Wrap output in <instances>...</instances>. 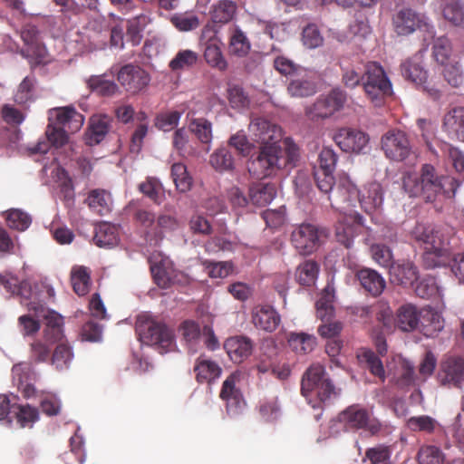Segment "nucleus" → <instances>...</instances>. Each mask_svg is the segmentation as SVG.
<instances>
[{
    "instance_id": "20e7f679",
    "label": "nucleus",
    "mask_w": 464,
    "mask_h": 464,
    "mask_svg": "<svg viewBox=\"0 0 464 464\" xmlns=\"http://www.w3.org/2000/svg\"><path fill=\"white\" fill-rule=\"evenodd\" d=\"M383 199V189L380 183L371 182L358 189L348 177L340 179L337 191L334 195L335 204H343L353 209L355 202H358L361 208L368 214L380 211Z\"/></svg>"
},
{
    "instance_id": "3c124183",
    "label": "nucleus",
    "mask_w": 464,
    "mask_h": 464,
    "mask_svg": "<svg viewBox=\"0 0 464 464\" xmlns=\"http://www.w3.org/2000/svg\"><path fill=\"white\" fill-rule=\"evenodd\" d=\"M441 65L444 67L442 71L443 78L451 87L457 88L463 84L464 73L458 62L451 61Z\"/></svg>"
},
{
    "instance_id": "b1692460",
    "label": "nucleus",
    "mask_w": 464,
    "mask_h": 464,
    "mask_svg": "<svg viewBox=\"0 0 464 464\" xmlns=\"http://www.w3.org/2000/svg\"><path fill=\"white\" fill-rule=\"evenodd\" d=\"M224 348L231 361L240 363L251 355L253 343L247 337L233 336L226 340Z\"/></svg>"
},
{
    "instance_id": "f03ea898",
    "label": "nucleus",
    "mask_w": 464,
    "mask_h": 464,
    "mask_svg": "<svg viewBox=\"0 0 464 464\" xmlns=\"http://www.w3.org/2000/svg\"><path fill=\"white\" fill-rule=\"evenodd\" d=\"M46 140H39L32 153H46L50 146L62 147L68 141L67 132H75L83 124L84 117L72 106L53 108L48 111Z\"/></svg>"
},
{
    "instance_id": "4c0bfd02",
    "label": "nucleus",
    "mask_w": 464,
    "mask_h": 464,
    "mask_svg": "<svg viewBox=\"0 0 464 464\" xmlns=\"http://www.w3.org/2000/svg\"><path fill=\"white\" fill-rule=\"evenodd\" d=\"M71 281L74 292L78 295H85L90 289L91 278L87 267L74 266L71 271Z\"/></svg>"
},
{
    "instance_id": "de8ad7c7",
    "label": "nucleus",
    "mask_w": 464,
    "mask_h": 464,
    "mask_svg": "<svg viewBox=\"0 0 464 464\" xmlns=\"http://www.w3.org/2000/svg\"><path fill=\"white\" fill-rule=\"evenodd\" d=\"M318 272V265L314 261L307 260L299 265L296 278L301 285H312L317 278Z\"/></svg>"
},
{
    "instance_id": "79ce46f5",
    "label": "nucleus",
    "mask_w": 464,
    "mask_h": 464,
    "mask_svg": "<svg viewBox=\"0 0 464 464\" xmlns=\"http://www.w3.org/2000/svg\"><path fill=\"white\" fill-rule=\"evenodd\" d=\"M210 165L219 172H227L234 169V158L226 148L217 150L209 160Z\"/></svg>"
},
{
    "instance_id": "bf43d9fd",
    "label": "nucleus",
    "mask_w": 464,
    "mask_h": 464,
    "mask_svg": "<svg viewBox=\"0 0 464 464\" xmlns=\"http://www.w3.org/2000/svg\"><path fill=\"white\" fill-rule=\"evenodd\" d=\"M258 412L262 420L266 422L276 420L280 415L277 397L262 401L258 407Z\"/></svg>"
},
{
    "instance_id": "393cba45",
    "label": "nucleus",
    "mask_w": 464,
    "mask_h": 464,
    "mask_svg": "<svg viewBox=\"0 0 464 464\" xmlns=\"http://www.w3.org/2000/svg\"><path fill=\"white\" fill-rule=\"evenodd\" d=\"M350 314L356 317H372L375 319H390L393 311L388 301L380 300L372 305L358 304L350 308Z\"/></svg>"
},
{
    "instance_id": "f8f14e48",
    "label": "nucleus",
    "mask_w": 464,
    "mask_h": 464,
    "mask_svg": "<svg viewBox=\"0 0 464 464\" xmlns=\"http://www.w3.org/2000/svg\"><path fill=\"white\" fill-rule=\"evenodd\" d=\"M248 131L253 142L261 146H279L282 139V130L276 123L263 117H254L248 126Z\"/></svg>"
},
{
    "instance_id": "13d9d810",
    "label": "nucleus",
    "mask_w": 464,
    "mask_h": 464,
    "mask_svg": "<svg viewBox=\"0 0 464 464\" xmlns=\"http://www.w3.org/2000/svg\"><path fill=\"white\" fill-rule=\"evenodd\" d=\"M198 58L197 53L191 50H181L170 61L169 66L174 71L188 69L196 64Z\"/></svg>"
},
{
    "instance_id": "c03bdc74",
    "label": "nucleus",
    "mask_w": 464,
    "mask_h": 464,
    "mask_svg": "<svg viewBox=\"0 0 464 464\" xmlns=\"http://www.w3.org/2000/svg\"><path fill=\"white\" fill-rule=\"evenodd\" d=\"M6 223L10 228L24 231L32 223L30 216L18 208H13L4 213Z\"/></svg>"
},
{
    "instance_id": "6e6d98bb",
    "label": "nucleus",
    "mask_w": 464,
    "mask_h": 464,
    "mask_svg": "<svg viewBox=\"0 0 464 464\" xmlns=\"http://www.w3.org/2000/svg\"><path fill=\"white\" fill-rule=\"evenodd\" d=\"M72 357L73 353L72 348L67 343H61L55 347L51 357V362L56 369L63 370L68 367Z\"/></svg>"
},
{
    "instance_id": "774afa93",
    "label": "nucleus",
    "mask_w": 464,
    "mask_h": 464,
    "mask_svg": "<svg viewBox=\"0 0 464 464\" xmlns=\"http://www.w3.org/2000/svg\"><path fill=\"white\" fill-rule=\"evenodd\" d=\"M391 450L388 446L378 445L367 449L365 458L370 460V464H392Z\"/></svg>"
},
{
    "instance_id": "ea45409f",
    "label": "nucleus",
    "mask_w": 464,
    "mask_h": 464,
    "mask_svg": "<svg viewBox=\"0 0 464 464\" xmlns=\"http://www.w3.org/2000/svg\"><path fill=\"white\" fill-rule=\"evenodd\" d=\"M444 18L456 26L464 24V3L459 0H452L441 4Z\"/></svg>"
},
{
    "instance_id": "603ef678",
    "label": "nucleus",
    "mask_w": 464,
    "mask_h": 464,
    "mask_svg": "<svg viewBox=\"0 0 464 464\" xmlns=\"http://www.w3.org/2000/svg\"><path fill=\"white\" fill-rule=\"evenodd\" d=\"M361 362L366 363L372 374L378 377L382 382L385 380V371L381 359L371 350L363 351L359 356Z\"/></svg>"
},
{
    "instance_id": "e433bc0d",
    "label": "nucleus",
    "mask_w": 464,
    "mask_h": 464,
    "mask_svg": "<svg viewBox=\"0 0 464 464\" xmlns=\"http://www.w3.org/2000/svg\"><path fill=\"white\" fill-rule=\"evenodd\" d=\"M93 240L100 247H112L119 241L117 228L111 224L102 223L95 229Z\"/></svg>"
},
{
    "instance_id": "0e129e2a",
    "label": "nucleus",
    "mask_w": 464,
    "mask_h": 464,
    "mask_svg": "<svg viewBox=\"0 0 464 464\" xmlns=\"http://www.w3.org/2000/svg\"><path fill=\"white\" fill-rule=\"evenodd\" d=\"M170 21L181 32L192 31L199 25L198 17L189 13L176 14L171 16Z\"/></svg>"
},
{
    "instance_id": "5701e85b",
    "label": "nucleus",
    "mask_w": 464,
    "mask_h": 464,
    "mask_svg": "<svg viewBox=\"0 0 464 464\" xmlns=\"http://www.w3.org/2000/svg\"><path fill=\"white\" fill-rule=\"evenodd\" d=\"M392 282L404 287H412L419 279V272L412 262L402 261L392 264L390 268Z\"/></svg>"
},
{
    "instance_id": "4d7b16f0",
    "label": "nucleus",
    "mask_w": 464,
    "mask_h": 464,
    "mask_svg": "<svg viewBox=\"0 0 464 464\" xmlns=\"http://www.w3.org/2000/svg\"><path fill=\"white\" fill-rule=\"evenodd\" d=\"M452 48L450 40L446 37H439L434 41L432 53L435 61L440 64H445L451 62Z\"/></svg>"
},
{
    "instance_id": "c9c22d12",
    "label": "nucleus",
    "mask_w": 464,
    "mask_h": 464,
    "mask_svg": "<svg viewBox=\"0 0 464 464\" xmlns=\"http://www.w3.org/2000/svg\"><path fill=\"white\" fill-rule=\"evenodd\" d=\"M334 285L328 283L315 304L318 319L331 318L334 315Z\"/></svg>"
},
{
    "instance_id": "680f3d73",
    "label": "nucleus",
    "mask_w": 464,
    "mask_h": 464,
    "mask_svg": "<svg viewBox=\"0 0 464 464\" xmlns=\"http://www.w3.org/2000/svg\"><path fill=\"white\" fill-rule=\"evenodd\" d=\"M250 50V43L245 34L236 28L230 36V51L237 56L246 55Z\"/></svg>"
},
{
    "instance_id": "7c9ffc66",
    "label": "nucleus",
    "mask_w": 464,
    "mask_h": 464,
    "mask_svg": "<svg viewBox=\"0 0 464 464\" xmlns=\"http://www.w3.org/2000/svg\"><path fill=\"white\" fill-rule=\"evenodd\" d=\"M401 74L417 85L424 83L427 80V71L422 65L420 56H414L401 64Z\"/></svg>"
},
{
    "instance_id": "dca6fc26",
    "label": "nucleus",
    "mask_w": 464,
    "mask_h": 464,
    "mask_svg": "<svg viewBox=\"0 0 464 464\" xmlns=\"http://www.w3.org/2000/svg\"><path fill=\"white\" fill-rule=\"evenodd\" d=\"M321 234L314 225L302 224L292 232V243L301 255H309L317 248Z\"/></svg>"
},
{
    "instance_id": "c85d7f7f",
    "label": "nucleus",
    "mask_w": 464,
    "mask_h": 464,
    "mask_svg": "<svg viewBox=\"0 0 464 464\" xmlns=\"http://www.w3.org/2000/svg\"><path fill=\"white\" fill-rule=\"evenodd\" d=\"M194 372L199 383H211L221 375V367L214 361L199 356L195 362Z\"/></svg>"
},
{
    "instance_id": "a878e982",
    "label": "nucleus",
    "mask_w": 464,
    "mask_h": 464,
    "mask_svg": "<svg viewBox=\"0 0 464 464\" xmlns=\"http://www.w3.org/2000/svg\"><path fill=\"white\" fill-rule=\"evenodd\" d=\"M443 129L451 138L464 142V107L453 108L445 114Z\"/></svg>"
},
{
    "instance_id": "37998d69",
    "label": "nucleus",
    "mask_w": 464,
    "mask_h": 464,
    "mask_svg": "<svg viewBox=\"0 0 464 464\" xmlns=\"http://www.w3.org/2000/svg\"><path fill=\"white\" fill-rule=\"evenodd\" d=\"M171 177L176 188L185 193L191 188L192 178L188 175L187 167L182 163H175L171 167Z\"/></svg>"
},
{
    "instance_id": "c756f323",
    "label": "nucleus",
    "mask_w": 464,
    "mask_h": 464,
    "mask_svg": "<svg viewBox=\"0 0 464 464\" xmlns=\"http://www.w3.org/2000/svg\"><path fill=\"white\" fill-rule=\"evenodd\" d=\"M440 311L430 305L420 308L411 303L402 304L396 311L398 319H436L440 316Z\"/></svg>"
},
{
    "instance_id": "a18cd8bd",
    "label": "nucleus",
    "mask_w": 464,
    "mask_h": 464,
    "mask_svg": "<svg viewBox=\"0 0 464 464\" xmlns=\"http://www.w3.org/2000/svg\"><path fill=\"white\" fill-rule=\"evenodd\" d=\"M236 10L237 6L233 1H219L213 6L212 20L215 23H227L234 17Z\"/></svg>"
},
{
    "instance_id": "1a4fd4ad",
    "label": "nucleus",
    "mask_w": 464,
    "mask_h": 464,
    "mask_svg": "<svg viewBox=\"0 0 464 464\" xmlns=\"http://www.w3.org/2000/svg\"><path fill=\"white\" fill-rule=\"evenodd\" d=\"M333 422L340 424L346 431L365 429L375 434L381 429L379 423L371 421L368 411L358 404L347 407Z\"/></svg>"
},
{
    "instance_id": "9b49d317",
    "label": "nucleus",
    "mask_w": 464,
    "mask_h": 464,
    "mask_svg": "<svg viewBox=\"0 0 464 464\" xmlns=\"http://www.w3.org/2000/svg\"><path fill=\"white\" fill-rule=\"evenodd\" d=\"M345 102V92L334 89L329 94L320 96L313 105L306 108L305 112L313 121L325 119L341 110Z\"/></svg>"
},
{
    "instance_id": "6e6552de",
    "label": "nucleus",
    "mask_w": 464,
    "mask_h": 464,
    "mask_svg": "<svg viewBox=\"0 0 464 464\" xmlns=\"http://www.w3.org/2000/svg\"><path fill=\"white\" fill-rule=\"evenodd\" d=\"M139 340L147 345H157L166 351L173 343L174 334L163 321H136Z\"/></svg>"
},
{
    "instance_id": "5fc2aeb1",
    "label": "nucleus",
    "mask_w": 464,
    "mask_h": 464,
    "mask_svg": "<svg viewBox=\"0 0 464 464\" xmlns=\"http://www.w3.org/2000/svg\"><path fill=\"white\" fill-rule=\"evenodd\" d=\"M415 294L421 298H430L440 295V289L433 276H423L416 281Z\"/></svg>"
},
{
    "instance_id": "69168bd1",
    "label": "nucleus",
    "mask_w": 464,
    "mask_h": 464,
    "mask_svg": "<svg viewBox=\"0 0 464 464\" xmlns=\"http://www.w3.org/2000/svg\"><path fill=\"white\" fill-rule=\"evenodd\" d=\"M203 266L206 272L211 278H225L228 276L233 269L231 262L204 261Z\"/></svg>"
},
{
    "instance_id": "a211bd4d",
    "label": "nucleus",
    "mask_w": 464,
    "mask_h": 464,
    "mask_svg": "<svg viewBox=\"0 0 464 464\" xmlns=\"http://www.w3.org/2000/svg\"><path fill=\"white\" fill-rule=\"evenodd\" d=\"M334 140L342 150L354 153L363 152L369 142V138L364 132L349 128L338 130Z\"/></svg>"
},
{
    "instance_id": "bb28decb",
    "label": "nucleus",
    "mask_w": 464,
    "mask_h": 464,
    "mask_svg": "<svg viewBox=\"0 0 464 464\" xmlns=\"http://www.w3.org/2000/svg\"><path fill=\"white\" fill-rule=\"evenodd\" d=\"M357 277L362 287L372 296L380 295L386 287L384 278L373 269H361Z\"/></svg>"
},
{
    "instance_id": "423d86ee",
    "label": "nucleus",
    "mask_w": 464,
    "mask_h": 464,
    "mask_svg": "<svg viewBox=\"0 0 464 464\" xmlns=\"http://www.w3.org/2000/svg\"><path fill=\"white\" fill-rule=\"evenodd\" d=\"M412 235L423 246L424 258L428 266H440L441 262L439 258L447 253L446 238L442 232L432 225L418 224Z\"/></svg>"
},
{
    "instance_id": "e2e57ef3",
    "label": "nucleus",
    "mask_w": 464,
    "mask_h": 464,
    "mask_svg": "<svg viewBox=\"0 0 464 464\" xmlns=\"http://www.w3.org/2000/svg\"><path fill=\"white\" fill-rule=\"evenodd\" d=\"M343 68V82L348 88H354L361 82H363L362 68L360 64L352 65L346 63H343L342 65Z\"/></svg>"
},
{
    "instance_id": "9d476101",
    "label": "nucleus",
    "mask_w": 464,
    "mask_h": 464,
    "mask_svg": "<svg viewBox=\"0 0 464 464\" xmlns=\"http://www.w3.org/2000/svg\"><path fill=\"white\" fill-rule=\"evenodd\" d=\"M393 24L396 33L400 35H408L417 29L426 32L430 37L435 34L434 27L430 24L429 19L410 8L401 10L393 18Z\"/></svg>"
},
{
    "instance_id": "f704fd0d",
    "label": "nucleus",
    "mask_w": 464,
    "mask_h": 464,
    "mask_svg": "<svg viewBox=\"0 0 464 464\" xmlns=\"http://www.w3.org/2000/svg\"><path fill=\"white\" fill-rule=\"evenodd\" d=\"M110 118L106 115H97L91 119L87 142L97 144L103 140L109 130Z\"/></svg>"
},
{
    "instance_id": "864d4df0",
    "label": "nucleus",
    "mask_w": 464,
    "mask_h": 464,
    "mask_svg": "<svg viewBox=\"0 0 464 464\" xmlns=\"http://www.w3.org/2000/svg\"><path fill=\"white\" fill-rule=\"evenodd\" d=\"M88 84L92 91L103 96L113 95L119 91L114 82L106 80L103 76L100 75L90 77Z\"/></svg>"
},
{
    "instance_id": "aec40b11",
    "label": "nucleus",
    "mask_w": 464,
    "mask_h": 464,
    "mask_svg": "<svg viewBox=\"0 0 464 464\" xmlns=\"http://www.w3.org/2000/svg\"><path fill=\"white\" fill-rule=\"evenodd\" d=\"M288 93L293 97H307L316 92V75L305 68L297 71L290 79L287 87Z\"/></svg>"
},
{
    "instance_id": "58836bf2",
    "label": "nucleus",
    "mask_w": 464,
    "mask_h": 464,
    "mask_svg": "<svg viewBox=\"0 0 464 464\" xmlns=\"http://www.w3.org/2000/svg\"><path fill=\"white\" fill-rule=\"evenodd\" d=\"M139 190L157 205H160L165 198L164 188L156 178L148 177L140 183Z\"/></svg>"
},
{
    "instance_id": "f257e3e1",
    "label": "nucleus",
    "mask_w": 464,
    "mask_h": 464,
    "mask_svg": "<svg viewBox=\"0 0 464 464\" xmlns=\"http://www.w3.org/2000/svg\"><path fill=\"white\" fill-rule=\"evenodd\" d=\"M300 153L297 145L290 139L283 140L280 146H261L256 157L251 158L247 163L249 174L256 179H264L276 175L285 168H293L299 160Z\"/></svg>"
},
{
    "instance_id": "473e14b6",
    "label": "nucleus",
    "mask_w": 464,
    "mask_h": 464,
    "mask_svg": "<svg viewBox=\"0 0 464 464\" xmlns=\"http://www.w3.org/2000/svg\"><path fill=\"white\" fill-rule=\"evenodd\" d=\"M204 44V57L206 62L210 66L220 71L225 70L227 64L221 52L222 43L220 40L216 36L210 37Z\"/></svg>"
},
{
    "instance_id": "7ed1b4c3",
    "label": "nucleus",
    "mask_w": 464,
    "mask_h": 464,
    "mask_svg": "<svg viewBox=\"0 0 464 464\" xmlns=\"http://www.w3.org/2000/svg\"><path fill=\"white\" fill-rule=\"evenodd\" d=\"M403 188L410 197L421 196L427 201H432L440 193L450 197V193L455 192L453 179L439 176L430 164H424L420 173H406L403 177Z\"/></svg>"
},
{
    "instance_id": "8fccbe9b",
    "label": "nucleus",
    "mask_w": 464,
    "mask_h": 464,
    "mask_svg": "<svg viewBox=\"0 0 464 464\" xmlns=\"http://www.w3.org/2000/svg\"><path fill=\"white\" fill-rule=\"evenodd\" d=\"M444 459L442 450L432 445L422 446L417 455L419 464H443Z\"/></svg>"
},
{
    "instance_id": "0eeeda50",
    "label": "nucleus",
    "mask_w": 464,
    "mask_h": 464,
    "mask_svg": "<svg viewBox=\"0 0 464 464\" xmlns=\"http://www.w3.org/2000/svg\"><path fill=\"white\" fill-rule=\"evenodd\" d=\"M362 85L367 96L376 106L382 105L383 97L392 92L390 80L377 63H370L366 65Z\"/></svg>"
},
{
    "instance_id": "39448f33",
    "label": "nucleus",
    "mask_w": 464,
    "mask_h": 464,
    "mask_svg": "<svg viewBox=\"0 0 464 464\" xmlns=\"http://www.w3.org/2000/svg\"><path fill=\"white\" fill-rule=\"evenodd\" d=\"M0 283L7 292L19 295L22 305L27 308L28 314L18 319H63L60 314L42 304L38 285H33L30 281H23L18 285L16 278H6L3 276H0Z\"/></svg>"
},
{
    "instance_id": "412c9836",
    "label": "nucleus",
    "mask_w": 464,
    "mask_h": 464,
    "mask_svg": "<svg viewBox=\"0 0 464 464\" xmlns=\"http://www.w3.org/2000/svg\"><path fill=\"white\" fill-rule=\"evenodd\" d=\"M21 38L26 45L25 50H22L24 57H35L36 63H44L46 49L43 45L40 34L37 28L33 24H26L21 31Z\"/></svg>"
},
{
    "instance_id": "a19ab883",
    "label": "nucleus",
    "mask_w": 464,
    "mask_h": 464,
    "mask_svg": "<svg viewBox=\"0 0 464 464\" xmlns=\"http://www.w3.org/2000/svg\"><path fill=\"white\" fill-rule=\"evenodd\" d=\"M290 347L298 353H308L316 345V339L314 335L305 333H293L288 340Z\"/></svg>"
},
{
    "instance_id": "4468645a",
    "label": "nucleus",
    "mask_w": 464,
    "mask_h": 464,
    "mask_svg": "<svg viewBox=\"0 0 464 464\" xmlns=\"http://www.w3.org/2000/svg\"><path fill=\"white\" fill-rule=\"evenodd\" d=\"M381 144L385 156L396 161L405 160L411 150L407 135L400 130H391L383 134Z\"/></svg>"
},
{
    "instance_id": "2f4dec72",
    "label": "nucleus",
    "mask_w": 464,
    "mask_h": 464,
    "mask_svg": "<svg viewBox=\"0 0 464 464\" xmlns=\"http://www.w3.org/2000/svg\"><path fill=\"white\" fill-rule=\"evenodd\" d=\"M85 202L92 211L99 215H107L111 211V196L103 189L92 190L85 199Z\"/></svg>"
},
{
    "instance_id": "ddd939ff",
    "label": "nucleus",
    "mask_w": 464,
    "mask_h": 464,
    "mask_svg": "<svg viewBox=\"0 0 464 464\" xmlns=\"http://www.w3.org/2000/svg\"><path fill=\"white\" fill-rule=\"evenodd\" d=\"M329 199L332 201V206L345 212L346 217L344 221L340 222L335 230L337 240L344 245L347 248L353 245L354 235L357 233L358 228L362 225V217L357 211L347 208L343 204H335L334 198Z\"/></svg>"
},
{
    "instance_id": "6ab92c4d",
    "label": "nucleus",
    "mask_w": 464,
    "mask_h": 464,
    "mask_svg": "<svg viewBox=\"0 0 464 464\" xmlns=\"http://www.w3.org/2000/svg\"><path fill=\"white\" fill-rule=\"evenodd\" d=\"M118 81L130 93H137L150 82L149 74L139 66L127 64L119 71Z\"/></svg>"
},
{
    "instance_id": "09e8293b",
    "label": "nucleus",
    "mask_w": 464,
    "mask_h": 464,
    "mask_svg": "<svg viewBox=\"0 0 464 464\" xmlns=\"http://www.w3.org/2000/svg\"><path fill=\"white\" fill-rule=\"evenodd\" d=\"M188 129L200 142L205 144L210 143L212 140V127L208 120L203 118L193 119L188 125Z\"/></svg>"
},
{
    "instance_id": "4be33fe9",
    "label": "nucleus",
    "mask_w": 464,
    "mask_h": 464,
    "mask_svg": "<svg viewBox=\"0 0 464 464\" xmlns=\"http://www.w3.org/2000/svg\"><path fill=\"white\" fill-rule=\"evenodd\" d=\"M149 261L151 274L159 286L166 288L175 283V271L168 257L152 255L150 256Z\"/></svg>"
},
{
    "instance_id": "052dcab7",
    "label": "nucleus",
    "mask_w": 464,
    "mask_h": 464,
    "mask_svg": "<svg viewBox=\"0 0 464 464\" xmlns=\"http://www.w3.org/2000/svg\"><path fill=\"white\" fill-rule=\"evenodd\" d=\"M180 116L177 111L160 112L156 116L154 125L162 131H169L178 126Z\"/></svg>"
},
{
    "instance_id": "cd10ccee",
    "label": "nucleus",
    "mask_w": 464,
    "mask_h": 464,
    "mask_svg": "<svg viewBox=\"0 0 464 464\" xmlns=\"http://www.w3.org/2000/svg\"><path fill=\"white\" fill-rule=\"evenodd\" d=\"M327 378L325 370L321 364H312L303 374L301 381V393L309 397L318 386Z\"/></svg>"
},
{
    "instance_id": "72a5a7b5",
    "label": "nucleus",
    "mask_w": 464,
    "mask_h": 464,
    "mask_svg": "<svg viewBox=\"0 0 464 464\" xmlns=\"http://www.w3.org/2000/svg\"><path fill=\"white\" fill-rule=\"evenodd\" d=\"M276 195L274 184H256L250 188L249 197L254 205L264 207L272 202Z\"/></svg>"
},
{
    "instance_id": "338daca9",
    "label": "nucleus",
    "mask_w": 464,
    "mask_h": 464,
    "mask_svg": "<svg viewBox=\"0 0 464 464\" xmlns=\"http://www.w3.org/2000/svg\"><path fill=\"white\" fill-rule=\"evenodd\" d=\"M228 143L243 157L248 156L255 148L253 140H249L242 130L232 135Z\"/></svg>"
},
{
    "instance_id": "2eb2a0df",
    "label": "nucleus",
    "mask_w": 464,
    "mask_h": 464,
    "mask_svg": "<svg viewBox=\"0 0 464 464\" xmlns=\"http://www.w3.org/2000/svg\"><path fill=\"white\" fill-rule=\"evenodd\" d=\"M437 380L442 386L460 388L464 382V358L449 356L440 365Z\"/></svg>"
},
{
    "instance_id": "49530a36",
    "label": "nucleus",
    "mask_w": 464,
    "mask_h": 464,
    "mask_svg": "<svg viewBox=\"0 0 464 464\" xmlns=\"http://www.w3.org/2000/svg\"><path fill=\"white\" fill-rule=\"evenodd\" d=\"M150 22V17L143 14L128 21L127 36L130 38L133 45L140 44L141 33Z\"/></svg>"
},
{
    "instance_id": "f3484780",
    "label": "nucleus",
    "mask_w": 464,
    "mask_h": 464,
    "mask_svg": "<svg viewBox=\"0 0 464 464\" xmlns=\"http://www.w3.org/2000/svg\"><path fill=\"white\" fill-rule=\"evenodd\" d=\"M239 378V372H232L227 377L221 387L219 396L226 401V408L228 414H237L245 405L242 393L237 387Z\"/></svg>"
}]
</instances>
